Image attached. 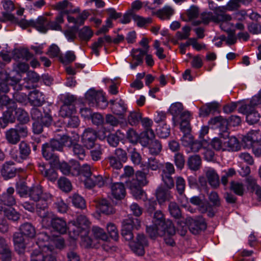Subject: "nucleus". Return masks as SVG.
I'll use <instances>...</instances> for the list:
<instances>
[{"label": "nucleus", "instance_id": "22", "mask_svg": "<svg viewBox=\"0 0 261 261\" xmlns=\"http://www.w3.org/2000/svg\"><path fill=\"white\" fill-rule=\"evenodd\" d=\"M69 13L68 11H61L56 16L54 21H47V30L49 29L56 31H62L61 24L64 22V16Z\"/></svg>", "mask_w": 261, "mask_h": 261}, {"label": "nucleus", "instance_id": "11", "mask_svg": "<svg viewBox=\"0 0 261 261\" xmlns=\"http://www.w3.org/2000/svg\"><path fill=\"white\" fill-rule=\"evenodd\" d=\"M49 195L43 193V188L40 185H33L29 189L27 197H29L31 200L38 202L37 203H42V201L45 200Z\"/></svg>", "mask_w": 261, "mask_h": 261}, {"label": "nucleus", "instance_id": "26", "mask_svg": "<svg viewBox=\"0 0 261 261\" xmlns=\"http://www.w3.org/2000/svg\"><path fill=\"white\" fill-rule=\"evenodd\" d=\"M51 226L56 231L61 234L66 233L68 228L65 220L62 218L55 216Z\"/></svg>", "mask_w": 261, "mask_h": 261}, {"label": "nucleus", "instance_id": "12", "mask_svg": "<svg viewBox=\"0 0 261 261\" xmlns=\"http://www.w3.org/2000/svg\"><path fill=\"white\" fill-rule=\"evenodd\" d=\"M15 190L14 188L10 187L4 192L1 195L0 194V211L2 212L4 208H6L4 206H12L16 203V201L14 193Z\"/></svg>", "mask_w": 261, "mask_h": 261}, {"label": "nucleus", "instance_id": "60", "mask_svg": "<svg viewBox=\"0 0 261 261\" xmlns=\"http://www.w3.org/2000/svg\"><path fill=\"white\" fill-rule=\"evenodd\" d=\"M156 133L160 138H166L170 135V128L167 124H164L162 126L158 127Z\"/></svg>", "mask_w": 261, "mask_h": 261}, {"label": "nucleus", "instance_id": "50", "mask_svg": "<svg viewBox=\"0 0 261 261\" xmlns=\"http://www.w3.org/2000/svg\"><path fill=\"white\" fill-rule=\"evenodd\" d=\"M93 32L88 27H84L79 32V37L82 41H87L89 40L93 36Z\"/></svg>", "mask_w": 261, "mask_h": 261}, {"label": "nucleus", "instance_id": "17", "mask_svg": "<svg viewBox=\"0 0 261 261\" xmlns=\"http://www.w3.org/2000/svg\"><path fill=\"white\" fill-rule=\"evenodd\" d=\"M59 169L62 173L68 176H78V170H77V162L72 161L69 164L63 162L62 163H59Z\"/></svg>", "mask_w": 261, "mask_h": 261}, {"label": "nucleus", "instance_id": "24", "mask_svg": "<svg viewBox=\"0 0 261 261\" xmlns=\"http://www.w3.org/2000/svg\"><path fill=\"white\" fill-rule=\"evenodd\" d=\"M28 100L31 105L34 107H40L44 101V97L42 92L35 90L30 92Z\"/></svg>", "mask_w": 261, "mask_h": 261}, {"label": "nucleus", "instance_id": "8", "mask_svg": "<svg viewBox=\"0 0 261 261\" xmlns=\"http://www.w3.org/2000/svg\"><path fill=\"white\" fill-rule=\"evenodd\" d=\"M31 154L30 145L25 141H22L18 145V150L16 154H12V158L18 163H22L28 160Z\"/></svg>", "mask_w": 261, "mask_h": 261}, {"label": "nucleus", "instance_id": "4", "mask_svg": "<svg viewBox=\"0 0 261 261\" xmlns=\"http://www.w3.org/2000/svg\"><path fill=\"white\" fill-rule=\"evenodd\" d=\"M229 132L227 128L225 130L219 133L220 138L224 139L223 148L224 150L237 151L241 148L240 143L236 137H229Z\"/></svg>", "mask_w": 261, "mask_h": 261}, {"label": "nucleus", "instance_id": "55", "mask_svg": "<svg viewBox=\"0 0 261 261\" xmlns=\"http://www.w3.org/2000/svg\"><path fill=\"white\" fill-rule=\"evenodd\" d=\"M77 31V26H72L65 30L64 34L68 41L72 42L76 38Z\"/></svg>", "mask_w": 261, "mask_h": 261}, {"label": "nucleus", "instance_id": "57", "mask_svg": "<svg viewBox=\"0 0 261 261\" xmlns=\"http://www.w3.org/2000/svg\"><path fill=\"white\" fill-rule=\"evenodd\" d=\"M130 160L135 165H139L141 163L142 158L140 154L137 151V149L130 148L128 150Z\"/></svg>", "mask_w": 261, "mask_h": 261}, {"label": "nucleus", "instance_id": "64", "mask_svg": "<svg viewBox=\"0 0 261 261\" xmlns=\"http://www.w3.org/2000/svg\"><path fill=\"white\" fill-rule=\"evenodd\" d=\"M186 182L185 179L180 177L178 176L176 179V189L179 195L182 196L185 190Z\"/></svg>", "mask_w": 261, "mask_h": 261}, {"label": "nucleus", "instance_id": "30", "mask_svg": "<svg viewBox=\"0 0 261 261\" xmlns=\"http://www.w3.org/2000/svg\"><path fill=\"white\" fill-rule=\"evenodd\" d=\"M84 147H85L83 144L74 142L69 149L74 156L80 160H83L86 156V151Z\"/></svg>", "mask_w": 261, "mask_h": 261}, {"label": "nucleus", "instance_id": "40", "mask_svg": "<svg viewBox=\"0 0 261 261\" xmlns=\"http://www.w3.org/2000/svg\"><path fill=\"white\" fill-rule=\"evenodd\" d=\"M189 168L193 171L198 170L201 166V160L199 155H194L190 156L188 160Z\"/></svg>", "mask_w": 261, "mask_h": 261}, {"label": "nucleus", "instance_id": "35", "mask_svg": "<svg viewBox=\"0 0 261 261\" xmlns=\"http://www.w3.org/2000/svg\"><path fill=\"white\" fill-rule=\"evenodd\" d=\"M20 233L24 236L33 238L36 235L35 227L31 223L26 222L20 225L19 227Z\"/></svg>", "mask_w": 261, "mask_h": 261}, {"label": "nucleus", "instance_id": "38", "mask_svg": "<svg viewBox=\"0 0 261 261\" xmlns=\"http://www.w3.org/2000/svg\"><path fill=\"white\" fill-rule=\"evenodd\" d=\"M5 137L7 142L12 145H16L20 141V136L14 128H10L6 132Z\"/></svg>", "mask_w": 261, "mask_h": 261}, {"label": "nucleus", "instance_id": "41", "mask_svg": "<svg viewBox=\"0 0 261 261\" xmlns=\"http://www.w3.org/2000/svg\"><path fill=\"white\" fill-rule=\"evenodd\" d=\"M142 117V114L139 111H132L127 116V121L132 126H136L139 123Z\"/></svg>", "mask_w": 261, "mask_h": 261}, {"label": "nucleus", "instance_id": "46", "mask_svg": "<svg viewBox=\"0 0 261 261\" xmlns=\"http://www.w3.org/2000/svg\"><path fill=\"white\" fill-rule=\"evenodd\" d=\"M32 54L28 49H24L17 50L13 56L15 60L25 59L27 61L32 58Z\"/></svg>", "mask_w": 261, "mask_h": 261}, {"label": "nucleus", "instance_id": "29", "mask_svg": "<svg viewBox=\"0 0 261 261\" xmlns=\"http://www.w3.org/2000/svg\"><path fill=\"white\" fill-rule=\"evenodd\" d=\"M112 194L116 199H121L125 196V188L122 183L116 182L111 187Z\"/></svg>", "mask_w": 261, "mask_h": 261}, {"label": "nucleus", "instance_id": "45", "mask_svg": "<svg viewBox=\"0 0 261 261\" xmlns=\"http://www.w3.org/2000/svg\"><path fill=\"white\" fill-rule=\"evenodd\" d=\"M29 188L25 182L20 181L16 184V191L21 197H27Z\"/></svg>", "mask_w": 261, "mask_h": 261}, {"label": "nucleus", "instance_id": "59", "mask_svg": "<svg viewBox=\"0 0 261 261\" xmlns=\"http://www.w3.org/2000/svg\"><path fill=\"white\" fill-rule=\"evenodd\" d=\"M17 88V91H15L13 94L14 99L19 103H24L28 99V95L26 94L20 92L18 90H22V88L20 87H18Z\"/></svg>", "mask_w": 261, "mask_h": 261}, {"label": "nucleus", "instance_id": "62", "mask_svg": "<svg viewBox=\"0 0 261 261\" xmlns=\"http://www.w3.org/2000/svg\"><path fill=\"white\" fill-rule=\"evenodd\" d=\"M94 147V148L90 151V155L92 160L97 161L100 160L101 158L102 149L101 147L99 145H96Z\"/></svg>", "mask_w": 261, "mask_h": 261}, {"label": "nucleus", "instance_id": "16", "mask_svg": "<svg viewBox=\"0 0 261 261\" xmlns=\"http://www.w3.org/2000/svg\"><path fill=\"white\" fill-rule=\"evenodd\" d=\"M108 178L100 175L92 174L90 177L85 178L84 185L86 188L91 189L95 186L101 188L105 186Z\"/></svg>", "mask_w": 261, "mask_h": 261}, {"label": "nucleus", "instance_id": "43", "mask_svg": "<svg viewBox=\"0 0 261 261\" xmlns=\"http://www.w3.org/2000/svg\"><path fill=\"white\" fill-rule=\"evenodd\" d=\"M15 115L19 123L26 124L30 121L28 113L21 108L15 109Z\"/></svg>", "mask_w": 261, "mask_h": 261}, {"label": "nucleus", "instance_id": "10", "mask_svg": "<svg viewBox=\"0 0 261 261\" xmlns=\"http://www.w3.org/2000/svg\"><path fill=\"white\" fill-rule=\"evenodd\" d=\"M148 245L146 237L143 233L138 234L136 241L129 243V246L132 250L137 255L142 256L145 253L144 247Z\"/></svg>", "mask_w": 261, "mask_h": 261}, {"label": "nucleus", "instance_id": "53", "mask_svg": "<svg viewBox=\"0 0 261 261\" xmlns=\"http://www.w3.org/2000/svg\"><path fill=\"white\" fill-rule=\"evenodd\" d=\"M77 170L78 175H82L85 177L86 178L90 177L92 174L91 170V166L87 164H83L82 166H80V164L77 162Z\"/></svg>", "mask_w": 261, "mask_h": 261}, {"label": "nucleus", "instance_id": "18", "mask_svg": "<svg viewBox=\"0 0 261 261\" xmlns=\"http://www.w3.org/2000/svg\"><path fill=\"white\" fill-rule=\"evenodd\" d=\"M42 154L46 160L51 164L58 165L59 163V157L55 153V150L47 143L42 145Z\"/></svg>", "mask_w": 261, "mask_h": 261}, {"label": "nucleus", "instance_id": "6", "mask_svg": "<svg viewBox=\"0 0 261 261\" xmlns=\"http://www.w3.org/2000/svg\"><path fill=\"white\" fill-rule=\"evenodd\" d=\"M241 113L246 115V120L249 124H254L258 122L261 115L253 107L248 105H242L239 109Z\"/></svg>", "mask_w": 261, "mask_h": 261}, {"label": "nucleus", "instance_id": "9", "mask_svg": "<svg viewBox=\"0 0 261 261\" xmlns=\"http://www.w3.org/2000/svg\"><path fill=\"white\" fill-rule=\"evenodd\" d=\"M31 261H57L52 254L51 250L46 244L43 246L42 251L35 250L31 254Z\"/></svg>", "mask_w": 261, "mask_h": 261}, {"label": "nucleus", "instance_id": "58", "mask_svg": "<svg viewBox=\"0 0 261 261\" xmlns=\"http://www.w3.org/2000/svg\"><path fill=\"white\" fill-rule=\"evenodd\" d=\"M147 167L148 169L156 171L162 167V164L159 160L154 156L149 158L147 163Z\"/></svg>", "mask_w": 261, "mask_h": 261}, {"label": "nucleus", "instance_id": "27", "mask_svg": "<svg viewBox=\"0 0 261 261\" xmlns=\"http://www.w3.org/2000/svg\"><path fill=\"white\" fill-rule=\"evenodd\" d=\"M127 186L129 187L133 195L136 199H143L145 193L142 189L143 186L136 184L130 181H126Z\"/></svg>", "mask_w": 261, "mask_h": 261}, {"label": "nucleus", "instance_id": "39", "mask_svg": "<svg viewBox=\"0 0 261 261\" xmlns=\"http://www.w3.org/2000/svg\"><path fill=\"white\" fill-rule=\"evenodd\" d=\"M98 208L101 213L110 215L115 212L114 209L112 205L106 199H101L99 201Z\"/></svg>", "mask_w": 261, "mask_h": 261}, {"label": "nucleus", "instance_id": "13", "mask_svg": "<svg viewBox=\"0 0 261 261\" xmlns=\"http://www.w3.org/2000/svg\"><path fill=\"white\" fill-rule=\"evenodd\" d=\"M37 166L41 174L51 182H55L58 177L57 171L42 161H38Z\"/></svg>", "mask_w": 261, "mask_h": 261}, {"label": "nucleus", "instance_id": "51", "mask_svg": "<svg viewBox=\"0 0 261 261\" xmlns=\"http://www.w3.org/2000/svg\"><path fill=\"white\" fill-rule=\"evenodd\" d=\"M5 216L9 220L13 221H17L20 218V214L14 208H4L3 211Z\"/></svg>", "mask_w": 261, "mask_h": 261}, {"label": "nucleus", "instance_id": "34", "mask_svg": "<svg viewBox=\"0 0 261 261\" xmlns=\"http://www.w3.org/2000/svg\"><path fill=\"white\" fill-rule=\"evenodd\" d=\"M141 122L142 126L145 129V130L141 134V137H144L146 136L154 137V132L151 128L153 122L152 120L148 117L141 118Z\"/></svg>", "mask_w": 261, "mask_h": 261}, {"label": "nucleus", "instance_id": "5", "mask_svg": "<svg viewBox=\"0 0 261 261\" xmlns=\"http://www.w3.org/2000/svg\"><path fill=\"white\" fill-rule=\"evenodd\" d=\"M41 204L37 203L36 207L38 215L41 218V222L44 227H48L51 225L52 221L55 218V215L51 212L47 210L48 204L45 200L42 201Z\"/></svg>", "mask_w": 261, "mask_h": 261}, {"label": "nucleus", "instance_id": "25", "mask_svg": "<svg viewBox=\"0 0 261 261\" xmlns=\"http://www.w3.org/2000/svg\"><path fill=\"white\" fill-rule=\"evenodd\" d=\"M23 236L20 232H15L13 236L15 249L18 254L23 253L25 248V243Z\"/></svg>", "mask_w": 261, "mask_h": 261}, {"label": "nucleus", "instance_id": "63", "mask_svg": "<svg viewBox=\"0 0 261 261\" xmlns=\"http://www.w3.org/2000/svg\"><path fill=\"white\" fill-rule=\"evenodd\" d=\"M164 215L161 211H157L154 213L153 222L155 225L162 226L166 222Z\"/></svg>", "mask_w": 261, "mask_h": 261}, {"label": "nucleus", "instance_id": "19", "mask_svg": "<svg viewBox=\"0 0 261 261\" xmlns=\"http://www.w3.org/2000/svg\"><path fill=\"white\" fill-rule=\"evenodd\" d=\"M206 226L205 219L202 216H199L192 220L189 225V229L193 234H197L206 229Z\"/></svg>", "mask_w": 261, "mask_h": 261}, {"label": "nucleus", "instance_id": "2", "mask_svg": "<svg viewBox=\"0 0 261 261\" xmlns=\"http://www.w3.org/2000/svg\"><path fill=\"white\" fill-rule=\"evenodd\" d=\"M89 223L85 216H78L75 221H72L69 223L68 229L71 237L76 239L80 233H84L85 234L89 232Z\"/></svg>", "mask_w": 261, "mask_h": 261}, {"label": "nucleus", "instance_id": "28", "mask_svg": "<svg viewBox=\"0 0 261 261\" xmlns=\"http://www.w3.org/2000/svg\"><path fill=\"white\" fill-rule=\"evenodd\" d=\"M206 177L209 184L214 188L219 186L220 179L218 174L213 168H209L205 171Z\"/></svg>", "mask_w": 261, "mask_h": 261}, {"label": "nucleus", "instance_id": "31", "mask_svg": "<svg viewBox=\"0 0 261 261\" xmlns=\"http://www.w3.org/2000/svg\"><path fill=\"white\" fill-rule=\"evenodd\" d=\"M148 172V170L146 171L145 169L143 171H137L135 174L134 177L135 178H133L132 180H129L128 181L142 186H146L149 182L147 178Z\"/></svg>", "mask_w": 261, "mask_h": 261}, {"label": "nucleus", "instance_id": "1", "mask_svg": "<svg viewBox=\"0 0 261 261\" xmlns=\"http://www.w3.org/2000/svg\"><path fill=\"white\" fill-rule=\"evenodd\" d=\"M86 98L92 107L104 109L109 105L111 112L120 118L124 117L127 110V106L123 100L117 98L108 101L101 91L90 90L86 93Z\"/></svg>", "mask_w": 261, "mask_h": 261}, {"label": "nucleus", "instance_id": "52", "mask_svg": "<svg viewBox=\"0 0 261 261\" xmlns=\"http://www.w3.org/2000/svg\"><path fill=\"white\" fill-rule=\"evenodd\" d=\"M72 204L77 208L83 209L86 207L85 199L78 194H74L71 197Z\"/></svg>", "mask_w": 261, "mask_h": 261}, {"label": "nucleus", "instance_id": "61", "mask_svg": "<svg viewBox=\"0 0 261 261\" xmlns=\"http://www.w3.org/2000/svg\"><path fill=\"white\" fill-rule=\"evenodd\" d=\"M230 190L239 196H242L244 194V188L242 183L232 181L230 184Z\"/></svg>", "mask_w": 261, "mask_h": 261}, {"label": "nucleus", "instance_id": "21", "mask_svg": "<svg viewBox=\"0 0 261 261\" xmlns=\"http://www.w3.org/2000/svg\"><path fill=\"white\" fill-rule=\"evenodd\" d=\"M220 107V103L216 101L207 103L200 109L199 115L205 117L210 113H219Z\"/></svg>", "mask_w": 261, "mask_h": 261}, {"label": "nucleus", "instance_id": "32", "mask_svg": "<svg viewBox=\"0 0 261 261\" xmlns=\"http://www.w3.org/2000/svg\"><path fill=\"white\" fill-rule=\"evenodd\" d=\"M245 142H248L251 146L252 152L256 157L261 156V141H254L251 136L248 135L244 138Z\"/></svg>", "mask_w": 261, "mask_h": 261}, {"label": "nucleus", "instance_id": "48", "mask_svg": "<svg viewBox=\"0 0 261 261\" xmlns=\"http://www.w3.org/2000/svg\"><path fill=\"white\" fill-rule=\"evenodd\" d=\"M16 104L13 103L12 106H10L7 110L3 113V115L10 122L13 123L15 121Z\"/></svg>", "mask_w": 261, "mask_h": 261}, {"label": "nucleus", "instance_id": "23", "mask_svg": "<svg viewBox=\"0 0 261 261\" xmlns=\"http://www.w3.org/2000/svg\"><path fill=\"white\" fill-rule=\"evenodd\" d=\"M227 10L224 6L216 8L214 14L213 22H227L231 20V16L225 13Z\"/></svg>", "mask_w": 261, "mask_h": 261}, {"label": "nucleus", "instance_id": "7", "mask_svg": "<svg viewBox=\"0 0 261 261\" xmlns=\"http://www.w3.org/2000/svg\"><path fill=\"white\" fill-rule=\"evenodd\" d=\"M140 227V222L137 218L129 219L123 222V225L121 231V234L126 241H131L134 235L132 230L134 228L138 229Z\"/></svg>", "mask_w": 261, "mask_h": 261}, {"label": "nucleus", "instance_id": "36", "mask_svg": "<svg viewBox=\"0 0 261 261\" xmlns=\"http://www.w3.org/2000/svg\"><path fill=\"white\" fill-rule=\"evenodd\" d=\"M156 199L159 203L162 204L166 201H169L172 198L171 192L164 188H159L156 191Z\"/></svg>", "mask_w": 261, "mask_h": 261}, {"label": "nucleus", "instance_id": "49", "mask_svg": "<svg viewBox=\"0 0 261 261\" xmlns=\"http://www.w3.org/2000/svg\"><path fill=\"white\" fill-rule=\"evenodd\" d=\"M59 188L64 192H68L72 189V185L70 180L66 177H61L58 181Z\"/></svg>", "mask_w": 261, "mask_h": 261}, {"label": "nucleus", "instance_id": "44", "mask_svg": "<svg viewBox=\"0 0 261 261\" xmlns=\"http://www.w3.org/2000/svg\"><path fill=\"white\" fill-rule=\"evenodd\" d=\"M76 113V109L74 105L66 106L62 105L60 108V115L62 117H68L74 115Z\"/></svg>", "mask_w": 261, "mask_h": 261}, {"label": "nucleus", "instance_id": "56", "mask_svg": "<svg viewBox=\"0 0 261 261\" xmlns=\"http://www.w3.org/2000/svg\"><path fill=\"white\" fill-rule=\"evenodd\" d=\"M92 231L94 237L96 239H100L103 241L107 240L108 236L102 228L98 226H93Z\"/></svg>", "mask_w": 261, "mask_h": 261}, {"label": "nucleus", "instance_id": "37", "mask_svg": "<svg viewBox=\"0 0 261 261\" xmlns=\"http://www.w3.org/2000/svg\"><path fill=\"white\" fill-rule=\"evenodd\" d=\"M32 27L36 28L38 31L45 33L47 31V20L43 16H40L36 20H32Z\"/></svg>", "mask_w": 261, "mask_h": 261}, {"label": "nucleus", "instance_id": "20", "mask_svg": "<svg viewBox=\"0 0 261 261\" xmlns=\"http://www.w3.org/2000/svg\"><path fill=\"white\" fill-rule=\"evenodd\" d=\"M13 161L6 162L2 166L1 174L5 179H8L15 177L16 175L17 170L14 167Z\"/></svg>", "mask_w": 261, "mask_h": 261}, {"label": "nucleus", "instance_id": "47", "mask_svg": "<svg viewBox=\"0 0 261 261\" xmlns=\"http://www.w3.org/2000/svg\"><path fill=\"white\" fill-rule=\"evenodd\" d=\"M191 203L199 207V211L202 214L205 213L207 211V206L203 202L202 199L197 196H193L190 199Z\"/></svg>", "mask_w": 261, "mask_h": 261}, {"label": "nucleus", "instance_id": "14", "mask_svg": "<svg viewBox=\"0 0 261 261\" xmlns=\"http://www.w3.org/2000/svg\"><path fill=\"white\" fill-rule=\"evenodd\" d=\"M141 141L143 142L144 146H147L150 154L156 155L161 151L162 147L160 142L154 137L146 136L141 137Z\"/></svg>", "mask_w": 261, "mask_h": 261}, {"label": "nucleus", "instance_id": "42", "mask_svg": "<svg viewBox=\"0 0 261 261\" xmlns=\"http://www.w3.org/2000/svg\"><path fill=\"white\" fill-rule=\"evenodd\" d=\"M162 231L164 232L165 235L173 236L176 233L175 226L170 220H167L166 222L164 223L161 226Z\"/></svg>", "mask_w": 261, "mask_h": 261}, {"label": "nucleus", "instance_id": "15", "mask_svg": "<svg viewBox=\"0 0 261 261\" xmlns=\"http://www.w3.org/2000/svg\"><path fill=\"white\" fill-rule=\"evenodd\" d=\"M97 137L96 132L92 128H88L83 132L81 137V141L84 146L87 149H91L96 145L95 141Z\"/></svg>", "mask_w": 261, "mask_h": 261}, {"label": "nucleus", "instance_id": "3", "mask_svg": "<svg viewBox=\"0 0 261 261\" xmlns=\"http://www.w3.org/2000/svg\"><path fill=\"white\" fill-rule=\"evenodd\" d=\"M21 79L20 73L16 71H12L9 74L6 72L0 73V80L2 82H0V94L1 93H7L9 91L8 85L14 86L15 85L14 89L18 87H20L19 85L17 84Z\"/></svg>", "mask_w": 261, "mask_h": 261}, {"label": "nucleus", "instance_id": "33", "mask_svg": "<svg viewBox=\"0 0 261 261\" xmlns=\"http://www.w3.org/2000/svg\"><path fill=\"white\" fill-rule=\"evenodd\" d=\"M174 10L171 7L166 5L162 9L153 12V14L156 15L162 20H165L169 19L171 16L174 14Z\"/></svg>", "mask_w": 261, "mask_h": 261}, {"label": "nucleus", "instance_id": "54", "mask_svg": "<svg viewBox=\"0 0 261 261\" xmlns=\"http://www.w3.org/2000/svg\"><path fill=\"white\" fill-rule=\"evenodd\" d=\"M168 210L171 215L174 218L178 219L181 217L180 210L176 202H170L168 205Z\"/></svg>", "mask_w": 261, "mask_h": 261}]
</instances>
